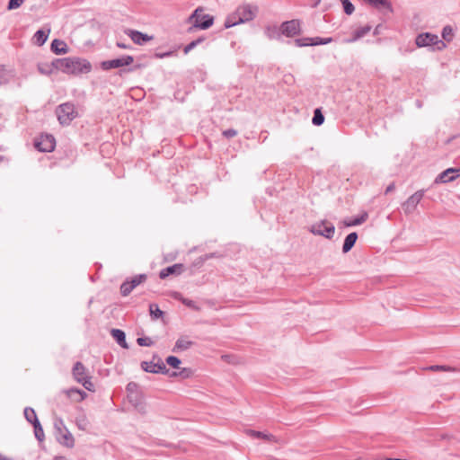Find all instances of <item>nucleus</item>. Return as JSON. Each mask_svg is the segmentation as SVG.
<instances>
[{
  "label": "nucleus",
  "instance_id": "nucleus-1",
  "mask_svg": "<svg viewBox=\"0 0 460 460\" xmlns=\"http://www.w3.org/2000/svg\"><path fill=\"white\" fill-rule=\"evenodd\" d=\"M58 70L70 75L87 74L92 70L89 61L80 58H55Z\"/></svg>",
  "mask_w": 460,
  "mask_h": 460
},
{
  "label": "nucleus",
  "instance_id": "nucleus-2",
  "mask_svg": "<svg viewBox=\"0 0 460 460\" xmlns=\"http://www.w3.org/2000/svg\"><path fill=\"white\" fill-rule=\"evenodd\" d=\"M189 22H192V27L189 29L190 31L193 29L207 30L213 25L214 17L210 14L203 13V9L198 7L189 17Z\"/></svg>",
  "mask_w": 460,
  "mask_h": 460
},
{
  "label": "nucleus",
  "instance_id": "nucleus-3",
  "mask_svg": "<svg viewBox=\"0 0 460 460\" xmlns=\"http://www.w3.org/2000/svg\"><path fill=\"white\" fill-rule=\"evenodd\" d=\"M58 119L61 125H69L78 116V112L73 102H65L56 109Z\"/></svg>",
  "mask_w": 460,
  "mask_h": 460
},
{
  "label": "nucleus",
  "instance_id": "nucleus-4",
  "mask_svg": "<svg viewBox=\"0 0 460 460\" xmlns=\"http://www.w3.org/2000/svg\"><path fill=\"white\" fill-rule=\"evenodd\" d=\"M74 378L88 391H94V385L91 381V377L86 373V368L82 362L77 361L72 370Z\"/></svg>",
  "mask_w": 460,
  "mask_h": 460
},
{
  "label": "nucleus",
  "instance_id": "nucleus-5",
  "mask_svg": "<svg viewBox=\"0 0 460 460\" xmlns=\"http://www.w3.org/2000/svg\"><path fill=\"white\" fill-rule=\"evenodd\" d=\"M310 232L315 235H321L327 239H332L335 233V226L333 224L323 220L312 225Z\"/></svg>",
  "mask_w": 460,
  "mask_h": 460
},
{
  "label": "nucleus",
  "instance_id": "nucleus-6",
  "mask_svg": "<svg viewBox=\"0 0 460 460\" xmlns=\"http://www.w3.org/2000/svg\"><path fill=\"white\" fill-rule=\"evenodd\" d=\"M415 43L419 48L429 47L436 44H440L438 47V49H442L446 48V44L444 41L439 40L438 37L436 34H432L429 32L420 33L416 37Z\"/></svg>",
  "mask_w": 460,
  "mask_h": 460
},
{
  "label": "nucleus",
  "instance_id": "nucleus-7",
  "mask_svg": "<svg viewBox=\"0 0 460 460\" xmlns=\"http://www.w3.org/2000/svg\"><path fill=\"white\" fill-rule=\"evenodd\" d=\"M141 367L144 371L154 374H164L166 375L169 373V370L166 368L165 364L158 356H154L152 361H143L141 363Z\"/></svg>",
  "mask_w": 460,
  "mask_h": 460
},
{
  "label": "nucleus",
  "instance_id": "nucleus-8",
  "mask_svg": "<svg viewBox=\"0 0 460 460\" xmlns=\"http://www.w3.org/2000/svg\"><path fill=\"white\" fill-rule=\"evenodd\" d=\"M235 10L242 23L252 21L258 13V7L251 4H241Z\"/></svg>",
  "mask_w": 460,
  "mask_h": 460
},
{
  "label": "nucleus",
  "instance_id": "nucleus-9",
  "mask_svg": "<svg viewBox=\"0 0 460 460\" xmlns=\"http://www.w3.org/2000/svg\"><path fill=\"white\" fill-rule=\"evenodd\" d=\"M134 58L129 55L122 56L119 58L105 60L101 63V67L103 70H110L113 68H119L126 66H129L133 63Z\"/></svg>",
  "mask_w": 460,
  "mask_h": 460
},
{
  "label": "nucleus",
  "instance_id": "nucleus-10",
  "mask_svg": "<svg viewBox=\"0 0 460 460\" xmlns=\"http://www.w3.org/2000/svg\"><path fill=\"white\" fill-rule=\"evenodd\" d=\"M56 146L55 137L52 135H41L35 142V147L40 152H51Z\"/></svg>",
  "mask_w": 460,
  "mask_h": 460
},
{
  "label": "nucleus",
  "instance_id": "nucleus-11",
  "mask_svg": "<svg viewBox=\"0 0 460 460\" xmlns=\"http://www.w3.org/2000/svg\"><path fill=\"white\" fill-rule=\"evenodd\" d=\"M460 176V167L459 168H447V170L440 172L434 181L435 184L447 183L455 181Z\"/></svg>",
  "mask_w": 460,
  "mask_h": 460
},
{
  "label": "nucleus",
  "instance_id": "nucleus-12",
  "mask_svg": "<svg viewBox=\"0 0 460 460\" xmlns=\"http://www.w3.org/2000/svg\"><path fill=\"white\" fill-rule=\"evenodd\" d=\"M424 196V190H417L414 194H412L411 197L407 199L405 202L402 203V209L406 214L412 213L416 208L417 205L420 203V201L422 199Z\"/></svg>",
  "mask_w": 460,
  "mask_h": 460
},
{
  "label": "nucleus",
  "instance_id": "nucleus-13",
  "mask_svg": "<svg viewBox=\"0 0 460 460\" xmlns=\"http://www.w3.org/2000/svg\"><path fill=\"white\" fill-rule=\"evenodd\" d=\"M280 31L286 37H293L301 31L300 22L297 20L287 21L281 23Z\"/></svg>",
  "mask_w": 460,
  "mask_h": 460
},
{
  "label": "nucleus",
  "instance_id": "nucleus-14",
  "mask_svg": "<svg viewBox=\"0 0 460 460\" xmlns=\"http://www.w3.org/2000/svg\"><path fill=\"white\" fill-rule=\"evenodd\" d=\"M128 35L130 37L132 41L137 45H143L153 39V36H149L135 30H129Z\"/></svg>",
  "mask_w": 460,
  "mask_h": 460
},
{
  "label": "nucleus",
  "instance_id": "nucleus-15",
  "mask_svg": "<svg viewBox=\"0 0 460 460\" xmlns=\"http://www.w3.org/2000/svg\"><path fill=\"white\" fill-rule=\"evenodd\" d=\"M183 269H184L183 264L176 263V264H173L172 266L163 269L159 273V277H160V279H164L172 274L180 275L183 271Z\"/></svg>",
  "mask_w": 460,
  "mask_h": 460
},
{
  "label": "nucleus",
  "instance_id": "nucleus-16",
  "mask_svg": "<svg viewBox=\"0 0 460 460\" xmlns=\"http://www.w3.org/2000/svg\"><path fill=\"white\" fill-rule=\"evenodd\" d=\"M193 344L194 342L188 340L186 337H180L176 341L172 351L174 353L184 351L189 349Z\"/></svg>",
  "mask_w": 460,
  "mask_h": 460
},
{
  "label": "nucleus",
  "instance_id": "nucleus-17",
  "mask_svg": "<svg viewBox=\"0 0 460 460\" xmlns=\"http://www.w3.org/2000/svg\"><path fill=\"white\" fill-rule=\"evenodd\" d=\"M50 49L57 55L66 54L68 52V47L66 43L58 39L53 40L51 42Z\"/></svg>",
  "mask_w": 460,
  "mask_h": 460
},
{
  "label": "nucleus",
  "instance_id": "nucleus-18",
  "mask_svg": "<svg viewBox=\"0 0 460 460\" xmlns=\"http://www.w3.org/2000/svg\"><path fill=\"white\" fill-rule=\"evenodd\" d=\"M64 393L68 398L72 399L75 402H82L87 396V394L84 391L77 388H70L65 390Z\"/></svg>",
  "mask_w": 460,
  "mask_h": 460
},
{
  "label": "nucleus",
  "instance_id": "nucleus-19",
  "mask_svg": "<svg viewBox=\"0 0 460 460\" xmlns=\"http://www.w3.org/2000/svg\"><path fill=\"white\" fill-rule=\"evenodd\" d=\"M357 240H358V234L356 232H352V233L349 234L344 240V243L342 245V252L344 253L349 252L355 245Z\"/></svg>",
  "mask_w": 460,
  "mask_h": 460
},
{
  "label": "nucleus",
  "instance_id": "nucleus-20",
  "mask_svg": "<svg viewBox=\"0 0 460 460\" xmlns=\"http://www.w3.org/2000/svg\"><path fill=\"white\" fill-rule=\"evenodd\" d=\"M111 334L119 345H120L124 349L128 348V343L126 341V334L122 330L112 329L111 331Z\"/></svg>",
  "mask_w": 460,
  "mask_h": 460
},
{
  "label": "nucleus",
  "instance_id": "nucleus-21",
  "mask_svg": "<svg viewBox=\"0 0 460 460\" xmlns=\"http://www.w3.org/2000/svg\"><path fill=\"white\" fill-rule=\"evenodd\" d=\"M371 29H372V26H370V25H365V26H362V27L357 29L353 33V37L351 39L346 40L345 42L351 43V42H354V41L363 38L371 31Z\"/></svg>",
  "mask_w": 460,
  "mask_h": 460
},
{
  "label": "nucleus",
  "instance_id": "nucleus-22",
  "mask_svg": "<svg viewBox=\"0 0 460 460\" xmlns=\"http://www.w3.org/2000/svg\"><path fill=\"white\" fill-rule=\"evenodd\" d=\"M58 441L68 448H72L75 446L74 437L68 429L60 437H58Z\"/></svg>",
  "mask_w": 460,
  "mask_h": 460
},
{
  "label": "nucleus",
  "instance_id": "nucleus-23",
  "mask_svg": "<svg viewBox=\"0 0 460 460\" xmlns=\"http://www.w3.org/2000/svg\"><path fill=\"white\" fill-rule=\"evenodd\" d=\"M58 70V65L55 64V59L51 63H39L38 71L41 75H49L52 74L53 70Z\"/></svg>",
  "mask_w": 460,
  "mask_h": 460
},
{
  "label": "nucleus",
  "instance_id": "nucleus-24",
  "mask_svg": "<svg viewBox=\"0 0 460 460\" xmlns=\"http://www.w3.org/2000/svg\"><path fill=\"white\" fill-rule=\"evenodd\" d=\"M242 22L239 21V15L237 14L236 10L230 14H228L225 20L224 26L228 29L234 27L235 25L241 24Z\"/></svg>",
  "mask_w": 460,
  "mask_h": 460
},
{
  "label": "nucleus",
  "instance_id": "nucleus-25",
  "mask_svg": "<svg viewBox=\"0 0 460 460\" xmlns=\"http://www.w3.org/2000/svg\"><path fill=\"white\" fill-rule=\"evenodd\" d=\"M264 33L267 36V38L270 40H274V39L279 40L282 35L280 27L279 28L275 25L274 26H267L264 31Z\"/></svg>",
  "mask_w": 460,
  "mask_h": 460
},
{
  "label": "nucleus",
  "instance_id": "nucleus-26",
  "mask_svg": "<svg viewBox=\"0 0 460 460\" xmlns=\"http://www.w3.org/2000/svg\"><path fill=\"white\" fill-rule=\"evenodd\" d=\"M368 217V214L367 212H363L359 217L354 219H345L343 221L344 226H355L363 224L367 221Z\"/></svg>",
  "mask_w": 460,
  "mask_h": 460
},
{
  "label": "nucleus",
  "instance_id": "nucleus-27",
  "mask_svg": "<svg viewBox=\"0 0 460 460\" xmlns=\"http://www.w3.org/2000/svg\"><path fill=\"white\" fill-rule=\"evenodd\" d=\"M375 8H385L392 11V4L389 0H364Z\"/></svg>",
  "mask_w": 460,
  "mask_h": 460
},
{
  "label": "nucleus",
  "instance_id": "nucleus-28",
  "mask_svg": "<svg viewBox=\"0 0 460 460\" xmlns=\"http://www.w3.org/2000/svg\"><path fill=\"white\" fill-rule=\"evenodd\" d=\"M49 31L50 30H48V31H45L43 30H38L33 36L35 43L38 46H42L47 41Z\"/></svg>",
  "mask_w": 460,
  "mask_h": 460
},
{
  "label": "nucleus",
  "instance_id": "nucleus-29",
  "mask_svg": "<svg viewBox=\"0 0 460 460\" xmlns=\"http://www.w3.org/2000/svg\"><path fill=\"white\" fill-rule=\"evenodd\" d=\"M75 424L81 430H86L89 428L90 422L84 412H81L75 418Z\"/></svg>",
  "mask_w": 460,
  "mask_h": 460
},
{
  "label": "nucleus",
  "instance_id": "nucleus-30",
  "mask_svg": "<svg viewBox=\"0 0 460 460\" xmlns=\"http://www.w3.org/2000/svg\"><path fill=\"white\" fill-rule=\"evenodd\" d=\"M247 433L251 437L255 438H261V439L268 440V441H276L275 437L271 434L263 433L261 431H257V430H252V429H249L247 431Z\"/></svg>",
  "mask_w": 460,
  "mask_h": 460
},
{
  "label": "nucleus",
  "instance_id": "nucleus-31",
  "mask_svg": "<svg viewBox=\"0 0 460 460\" xmlns=\"http://www.w3.org/2000/svg\"><path fill=\"white\" fill-rule=\"evenodd\" d=\"M23 413H24V417H25L26 420L28 422H30L31 425H33V423H37V421H39L34 409H32L31 407H26L24 409Z\"/></svg>",
  "mask_w": 460,
  "mask_h": 460
},
{
  "label": "nucleus",
  "instance_id": "nucleus-32",
  "mask_svg": "<svg viewBox=\"0 0 460 460\" xmlns=\"http://www.w3.org/2000/svg\"><path fill=\"white\" fill-rule=\"evenodd\" d=\"M149 313L152 320H157L164 316V312L159 308L158 305L151 304L149 305Z\"/></svg>",
  "mask_w": 460,
  "mask_h": 460
},
{
  "label": "nucleus",
  "instance_id": "nucleus-33",
  "mask_svg": "<svg viewBox=\"0 0 460 460\" xmlns=\"http://www.w3.org/2000/svg\"><path fill=\"white\" fill-rule=\"evenodd\" d=\"M324 122V116L321 111V109L317 108L314 111L312 123L315 126H321Z\"/></svg>",
  "mask_w": 460,
  "mask_h": 460
},
{
  "label": "nucleus",
  "instance_id": "nucleus-34",
  "mask_svg": "<svg viewBox=\"0 0 460 460\" xmlns=\"http://www.w3.org/2000/svg\"><path fill=\"white\" fill-rule=\"evenodd\" d=\"M54 428L56 430V438L60 437L66 430H67L66 427L64 424V421L61 419H57L54 422Z\"/></svg>",
  "mask_w": 460,
  "mask_h": 460
},
{
  "label": "nucleus",
  "instance_id": "nucleus-35",
  "mask_svg": "<svg viewBox=\"0 0 460 460\" xmlns=\"http://www.w3.org/2000/svg\"><path fill=\"white\" fill-rule=\"evenodd\" d=\"M133 289L134 288L129 282V279H128L120 286V294L123 296H127L132 292Z\"/></svg>",
  "mask_w": 460,
  "mask_h": 460
},
{
  "label": "nucleus",
  "instance_id": "nucleus-36",
  "mask_svg": "<svg viewBox=\"0 0 460 460\" xmlns=\"http://www.w3.org/2000/svg\"><path fill=\"white\" fill-rule=\"evenodd\" d=\"M33 429H34V435H35V438L39 440V441H43L44 440V431H43V429L40 423V421H37V423H33Z\"/></svg>",
  "mask_w": 460,
  "mask_h": 460
},
{
  "label": "nucleus",
  "instance_id": "nucleus-37",
  "mask_svg": "<svg viewBox=\"0 0 460 460\" xmlns=\"http://www.w3.org/2000/svg\"><path fill=\"white\" fill-rule=\"evenodd\" d=\"M426 369L430 371H447V372H454L456 369L452 367L446 366V365H431L428 367Z\"/></svg>",
  "mask_w": 460,
  "mask_h": 460
},
{
  "label": "nucleus",
  "instance_id": "nucleus-38",
  "mask_svg": "<svg viewBox=\"0 0 460 460\" xmlns=\"http://www.w3.org/2000/svg\"><path fill=\"white\" fill-rule=\"evenodd\" d=\"M146 279H147L146 274H138V275H136L133 278H131L129 279V282L131 283L132 287L135 288L139 284L145 282L146 280Z\"/></svg>",
  "mask_w": 460,
  "mask_h": 460
},
{
  "label": "nucleus",
  "instance_id": "nucleus-39",
  "mask_svg": "<svg viewBox=\"0 0 460 460\" xmlns=\"http://www.w3.org/2000/svg\"><path fill=\"white\" fill-rule=\"evenodd\" d=\"M442 38L447 41H451L453 39V29L451 26L447 25L442 30Z\"/></svg>",
  "mask_w": 460,
  "mask_h": 460
},
{
  "label": "nucleus",
  "instance_id": "nucleus-40",
  "mask_svg": "<svg viewBox=\"0 0 460 460\" xmlns=\"http://www.w3.org/2000/svg\"><path fill=\"white\" fill-rule=\"evenodd\" d=\"M332 41V38L314 37V38H312V46L325 45V44L331 43Z\"/></svg>",
  "mask_w": 460,
  "mask_h": 460
},
{
  "label": "nucleus",
  "instance_id": "nucleus-41",
  "mask_svg": "<svg viewBox=\"0 0 460 460\" xmlns=\"http://www.w3.org/2000/svg\"><path fill=\"white\" fill-rule=\"evenodd\" d=\"M294 42L296 47L312 46V38L305 37V38L296 39L294 40Z\"/></svg>",
  "mask_w": 460,
  "mask_h": 460
},
{
  "label": "nucleus",
  "instance_id": "nucleus-42",
  "mask_svg": "<svg viewBox=\"0 0 460 460\" xmlns=\"http://www.w3.org/2000/svg\"><path fill=\"white\" fill-rule=\"evenodd\" d=\"M165 361H166V363H167L170 367H173V368H179V367H180V365H181V359H180V358H177V357H175V356H169V357H167V358H166V359H165Z\"/></svg>",
  "mask_w": 460,
  "mask_h": 460
},
{
  "label": "nucleus",
  "instance_id": "nucleus-43",
  "mask_svg": "<svg viewBox=\"0 0 460 460\" xmlns=\"http://www.w3.org/2000/svg\"><path fill=\"white\" fill-rule=\"evenodd\" d=\"M342 5L346 14L350 15L354 12V5L349 0H342Z\"/></svg>",
  "mask_w": 460,
  "mask_h": 460
},
{
  "label": "nucleus",
  "instance_id": "nucleus-44",
  "mask_svg": "<svg viewBox=\"0 0 460 460\" xmlns=\"http://www.w3.org/2000/svg\"><path fill=\"white\" fill-rule=\"evenodd\" d=\"M24 1L25 0H9L7 10L11 11L19 8L24 3Z\"/></svg>",
  "mask_w": 460,
  "mask_h": 460
},
{
  "label": "nucleus",
  "instance_id": "nucleus-45",
  "mask_svg": "<svg viewBox=\"0 0 460 460\" xmlns=\"http://www.w3.org/2000/svg\"><path fill=\"white\" fill-rule=\"evenodd\" d=\"M137 342L139 346L150 347L153 345V341L148 337H139L137 338Z\"/></svg>",
  "mask_w": 460,
  "mask_h": 460
},
{
  "label": "nucleus",
  "instance_id": "nucleus-46",
  "mask_svg": "<svg viewBox=\"0 0 460 460\" xmlns=\"http://www.w3.org/2000/svg\"><path fill=\"white\" fill-rule=\"evenodd\" d=\"M237 135V131L234 128H228L223 131V136L226 138H232Z\"/></svg>",
  "mask_w": 460,
  "mask_h": 460
},
{
  "label": "nucleus",
  "instance_id": "nucleus-47",
  "mask_svg": "<svg viewBox=\"0 0 460 460\" xmlns=\"http://www.w3.org/2000/svg\"><path fill=\"white\" fill-rule=\"evenodd\" d=\"M190 374V370L188 368H182L181 371L178 372H172L170 376H181L182 377H188Z\"/></svg>",
  "mask_w": 460,
  "mask_h": 460
},
{
  "label": "nucleus",
  "instance_id": "nucleus-48",
  "mask_svg": "<svg viewBox=\"0 0 460 460\" xmlns=\"http://www.w3.org/2000/svg\"><path fill=\"white\" fill-rule=\"evenodd\" d=\"M182 304H184L186 306L190 308H196L195 302L193 300L188 299V298H182L181 299Z\"/></svg>",
  "mask_w": 460,
  "mask_h": 460
},
{
  "label": "nucleus",
  "instance_id": "nucleus-49",
  "mask_svg": "<svg viewBox=\"0 0 460 460\" xmlns=\"http://www.w3.org/2000/svg\"><path fill=\"white\" fill-rule=\"evenodd\" d=\"M196 43L191 41L190 42L189 44H187L184 49H183V52L184 54H188L190 50H192L194 48H196Z\"/></svg>",
  "mask_w": 460,
  "mask_h": 460
},
{
  "label": "nucleus",
  "instance_id": "nucleus-50",
  "mask_svg": "<svg viewBox=\"0 0 460 460\" xmlns=\"http://www.w3.org/2000/svg\"><path fill=\"white\" fill-rule=\"evenodd\" d=\"M394 189H395V184H394V182L390 183V184L386 187L385 191V195H387L388 193H390V192L394 191Z\"/></svg>",
  "mask_w": 460,
  "mask_h": 460
},
{
  "label": "nucleus",
  "instance_id": "nucleus-51",
  "mask_svg": "<svg viewBox=\"0 0 460 460\" xmlns=\"http://www.w3.org/2000/svg\"><path fill=\"white\" fill-rule=\"evenodd\" d=\"M172 55V51L164 52V53H157L155 54V57L158 58H164L165 57H170Z\"/></svg>",
  "mask_w": 460,
  "mask_h": 460
},
{
  "label": "nucleus",
  "instance_id": "nucleus-52",
  "mask_svg": "<svg viewBox=\"0 0 460 460\" xmlns=\"http://www.w3.org/2000/svg\"><path fill=\"white\" fill-rule=\"evenodd\" d=\"M135 387H137V384H135V383H129V384H128V385H127V390H128V391H132V390H133V388H135Z\"/></svg>",
  "mask_w": 460,
  "mask_h": 460
},
{
  "label": "nucleus",
  "instance_id": "nucleus-53",
  "mask_svg": "<svg viewBox=\"0 0 460 460\" xmlns=\"http://www.w3.org/2000/svg\"><path fill=\"white\" fill-rule=\"evenodd\" d=\"M192 41L196 43V46H198L199 44H200L201 42L204 41V38L203 37H199L197 40H192Z\"/></svg>",
  "mask_w": 460,
  "mask_h": 460
},
{
  "label": "nucleus",
  "instance_id": "nucleus-54",
  "mask_svg": "<svg viewBox=\"0 0 460 460\" xmlns=\"http://www.w3.org/2000/svg\"><path fill=\"white\" fill-rule=\"evenodd\" d=\"M117 46L119 48V49H128V46L125 45L124 43H121V42H117Z\"/></svg>",
  "mask_w": 460,
  "mask_h": 460
},
{
  "label": "nucleus",
  "instance_id": "nucleus-55",
  "mask_svg": "<svg viewBox=\"0 0 460 460\" xmlns=\"http://www.w3.org/2000/svg\"><path fill=\"white\" fill-rule=\"evenodd\" d=\"M0 460H13L12 458H9L7 456H3L2 454H0Z\"/></svg>",
  "mask_w": 460,
  "mask_h": 460
},
{
  "label": "nucleus",
  "instance_id": "nucleus-56",
  "mask_svg": "<svg viewBox=\"0 0 460 460\" xmlns=\"http://www.w3.org/2000/svg\"><path fill=\"white\" fill-rule=\"evenodd\" d=\"M379 27L380 25H377L374 31V35H377L379 33Z\"/></svg>",
  "mask_w": 460,
  "mask_h": 460
},
{
  "label": "nucleus",
  "instance_id": "nucleus-57",
  "mask_svg": "<svg viewBox=\"0 0 460 460\" xmlns=\"http://www.w3.org/2000/svg\"><path fill=\"white\" fill-rule=\"evenodd\" d=\"M416 106H417L418 108H421V107H422V102H421L420 101L417 100V101H416Z\"/></svg>",
  "mask_w": 460,
  "mask_h": 460
},
{
  "label": "nucleus",
  "instance_id": "nucleus-58",
  "mask_svg": "<svg viewBox=\"0 0 460 460\" xmlns=\"http://www.w3.org/2000/svg\"><path fill=\"white\" fill-rule=\"evenodd\" d=\"M54 460H66L64 456H56Z\"/></svg>",
  "mask_w": 460,
  "mask_h": 460
},
{
  "label": "nucleus",
  "instance_id": "nucleus-59",
  "mask_svg": "<svg viewBox=\"0 0 460 460\" xmlns=\"http://www.w3.org/2000/svg\"><path fill=\"white\" fill-rule=\"evenodd\" d=\"M4 160V156L0 155V163Z\"/></svg>",
  "mask_w": 460,
  "mask_h": 460
}]
</instances>
